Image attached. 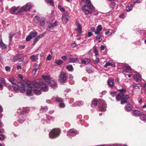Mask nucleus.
<instances>
[{"mask_svg": "<svg viewBox=\"0 0 146 146\" xmlns=\"http://www.w3.org/2000/svg\"><path fill=\"white\" fill-rule=\"evenodd\" d=\"M39 39L38 38L37 36L36 38L34 40L33 43H35L36 42H37Z\"/></svg>", "mask_w": 146, "mask_h": 146, "instance_id": "e2e57ef3", "label": "nucleus"}, {"mask_svg": "<svg viewBox=\"0 0 146 146\" xmlns=\"http://www.w3.org/2000/svg\"><path fill=\"white\" fill-rule=\"evenodd\" d=\"M133 87L137 92H138L140 90V88L141 87L140 84L134 83L132 85Z\"/></svg>", "mask_w": 146, "mask_h": 146, "instance_id": "f3484780", "label": "nucleus"}, {"mask_svg": "<svg viewBox=\"0 0 146 146\" xmlns=\"http://www.w3.org/2000/svg\"><path fill=\"white\" fill-rule=\"evenodd\" d=\"M97 35V36L96 37V40L98 42H100L102 40L101 34H96Z\"/></svg>", "mask_w": 146, "mask_h": 146, "instance_id": "c756f323", "label": "nucleus"}, {"mask_svg": "<svg viewBox=\"0 0 146 146\" xmlns=\"http://www.w3.org/2000/svg\"><path fill=\"white\" fill-rule=\"evenodd\" d=\"M22 115H20V117L19 118V119H18V121L20 123H22L23 122V121H24L23 118L22 119Z\"/></svg>", "mask_w": 146, "mask_h": 146, "instance_id": "a19ab883", "label": "nucleus"}, {"mask_svg": "<svg viewBox=\"0 0 146 146\" xmlns=\"http://www.w3.org/2000/svg\"><path fill=\"white\" fill-rule=\"evenodd\" d=\"M83 1L86 3L91 4L90 0H83Z\"/></svg>", "mask_w": 146, "mask_h": 146, "instance_id": "6e6d98bb", "label": "nucleus"}, {"mask_svg": "<svg viewBox=\"0 0 146 146\" xmlns=\"http://www.w3.org/2000/svg\"><path fill=\"white\" fill-rule=\"evenodd\" d=\"M124 96V93H119L116 97V99L117 100L119 101L121 100Z\"/></svg>", "mask_w": 146, "mask_h": 146, "instance_id": "aec40b11", "label": "nucleus"}, {"mask_svg": "<svg viewBox=\"0 0 146 146\" xmlns=\"http://www.w3.org/2000/svg\"><path fill=\"white\" fill-rule=\"evenodd\" d=\"M5 135H0V140L3 141L5 139Z\"/></svg>", "mask_w": 146, "mask_h": 146, "instance_id": "49530a36", "label": "nucleus"}, {"mask_svg": "<svg viewBox=\"0 0 146 146\" xmlns=\"http://www.w3.org/2000/svg\"><path fill=\"white\" fill-rule=\"evenodd\" d=\"M1 80L2 83L4 84L6 86H8L7 84L5 82V80L4 79H2Z\"/></svg>", "mask_w": 146, "mask_h": 146, "instance_id": "052dcab7", "label": "nucleus"}, {"mask_svg": "<svg viewBox=\"0 0 146 146\" xmlns=\"http://www.w3.org/2000/svg\"><path fill=\"white\" fill-rule=\"evenodd\" d=\"M23 57V55L22 54H19L14 58V60H18L21 59Z\"/></svg>", "mask_w": 146, "mask_h": 146, "instance_id": "f704fd0d", "label": "nucleus"}, {"mask_svg": "<svg viewBox=\"0 0 146 146\" xmlns=\"http://www.w3.org/2000/svg\"><path fill=\"white\" fill-rule=\"evenodd\" d=\"M47 107L46 106H45L42 107L40 109V110H43V111H46L47 110Z\"/></svg>", "mask_w": 146, "mask_h": 146, "instance_id": "09e8293b", "label": "nucleus"}, {"mask_svg": "<svg viewBox=\"0 0 146 146\" xmlns=\"http://www.w3.org/2000/svg\"><path fill=\"white\" fill-rule=\"evenodd\" d=\"M112 63L109 62H107L106 64L104 66V68H106L108 66H112Z\"/></svg>", "mask_w": 146, "mask_h": 146, "instance_id": "58836bf2", "label": "nucleus"}, {"mask_svg": "<svg viewBox=\"0 0 146 146\" xmlns=\"http://www.w3.org/2000/svg\"><path fill=\"white\" fill-rule=\"evenodd\" d=\"M60 11L62 12H63V13H66V12L65 10L62 7V8H61V9H60Z\"/></svg>", "mask_w": 146, "mask_h": 146, "instance_id": "774afa93", "label": "nucleus"}, {"mask_svg": "<svg viewBox=\"0 0 146 146\" xmlns=\"http://www.w3.org/2000/svg\"><path fill=\"white\" fill-rule=\"evenodd\" d=\"M128 73L129 72L131 74H128V77L130 78L131 77L132 75L135 73V72L133 69H132L129 65H128Z\"/></svg>", "mask_w": 146, "mask_h": 146, "instance_id": "5701e85b", "label": "nucleus"}, {"mask_svg": "<svg viewBox=\"0 0 146 146\" xmlns=\"http://www.w3.org/2000/svg\"><path fill=\"white\" fill-rule=\"evenodd\" d=\"M66 68L70 71H72L73 70V68L72 65H68L66 66Z\"/></svg>", "mask_w": 146, "mask_h": 146, "instance_id": "72a5a7b5", "label": "nucleus"}, {"mask_svg": "<svg viewBox=\"0 0 146 146\" xmlns=\"http://www.w3.org/2000/svg\"><path fill=\"white\" fill-rule=\"evenodd\" d=\"M46 2L48 4L50 5L51 6H52L53 5V3L52 0H46Z\"/></svg>", "mask_w": 146, "mask_h": 146, "instance_id": "e433bc0d", "label": "nucleus"}, {"mask_svg": "<svg viewBox=\"0 0 146 146\" xmlns=\"http://www.w3.org/2000/svg\"><path fill=\"white\" fill-rule=\"evenodd\" d=\"M37 70V68L34 69L32 71V74L34 75H35Z\"/></svg>", "mask_w": 146, "mask_h": 146, "instance_id": "338daca9", "label": "nucleus"}, {"mask_svg": "<svg viewBox=\"0 0 146 146\" xmlns=\"http://www.w3.org/2000/svg\"><path fill=\"white\" fill-rule=\"evenodd\" d=\"M14 35V33L13 32H11L9 34V40L10 41H11V38Z\"/></svg>", "mask_w": 146, "mask_h": 146, "instance_id": "ea45409f", "label": "nucleus"}, {"mask_svg": "<svg viewBox=\"0 0 146 146\" xmlns=\"http://www.w3.org/2000/svg\"><path fill=\"white\" fill-rule=\"evenodd\" d=\"M125 17V15L123 13L121 14L119 16V17L121 18L124 19Z\"/></svg>", "mask_w": 146, "mask_h": 146, "instance_id": "864d4df0", "label": "nucleus"}, {"mask_svg": "<svg viewBox=\"0 0 146 146\" xmlns=\"http://www.w3.org/2000/svg\"><path fill=\"white\" fill-rule=\"evenodd\" d=\"M10 67L8 66H6L5 67V70L7 71H10Z\"/></svg>", "mask_w": 146, "mask_h": 146, "instance_id": "bf43d9fd", "label": "nucleus"}, {"mask_svg": "<svg viewBox=\"0 0 146 146\" xmlns=\"http://www.w3.org/2000/svg\"><path fill=\"white\" fill-rule=\"evenodd\" d=\"M90 62V60L88 58H86L81 60L82 63L85 64H88Z\"/></svg>", "mask_w": 146, "mask_h": 146, "instance_id": "a878e982", "label": "nucleus"}, {"mask_svg": "<svg viewBox=\"0 0 146 146\" xmlns=\"http://www.w3.org/2000/svg\"><path fill=\"white\" fill-rule=\"evenodd\" d=\"M37 34L38 33L36 31L35 32H31L29 34L32 38H34L37 35Z\"/></svg>", "mask_w": 146, "mask_h": 146, "instance_id": "7c9ffc66", "label": "nucleus"}, {"mask_svg": "<svg viewBox=\"0 0 146 146\" xmlns=\"http://www.w3.org/2000/svg\"><path fill=\"white\" fill-rule=\"evenodd\" d=\"M42 77V78L45 81L48 83L49 86L52 88H55L57 87V84L56 82L54 80H50L49 76H43Z\"/></svg>", "mask_w": 146, "mask_h": 146, "instance_id": "7ed1b4c3", "label": "nucleus"}, {"mask_svg": "<svg viewBox=\"0 0 146 146\" xmlns=\"http://www.w3.org/2000/svg\"><path fill=\"white\" fill-rule=\"evenodd\" d=\"M78 59L77 58H69V61L70 62H75L77 61Z\"/></svg>", "mask_w": 146, "mask_h": 146, "instance_id": "2f4dec72", "label": "nucleus"}, {"mask_svg": "<svg viewBox=\"0 0 146 146\" xmlns=\"http://www.w3.org/2000/svg\"><path fill=\"white\" fill-rule=\"evenodd\" d=\"M38 86H33L34 92L37 95H39L41 94V88L39 83L37 82Z\"/></svg>", "mask_w": 146, "mask_h": 146, "instance_id": "423d86ee", "label": "nucleus"}, {"mask_svg": "<svg viewBox=\"0 0 146 146\" xmlns=\"http://www.w3.org/2000/svg\"><path fill=\"white\" fill-rule=\"evenodd\" d=\"M66 79L67 78L66 73L62 72L60 74L59 78L60 81L62 83H64L66 82Z\"/></svg>", "mask_w": 146, "mask_h": 146, "instance_id": "0eeeda50", "label": "nucleus"}, {"mask_svg": "<svg viewBox=\"0 0 146 146\" xmlns=\"http://www.w3.org/2000/svg\"><path fill=\"white\" fill-rule=\"evenodd\" d=\"M121 65L123 66V72L126 76L127 75L126 74L128 72V67L127 66L124 65L123 64H121Z\"/></svg>", "mask_w": 146, "mask_h": 146, "instance_id": "b1692460", "label": "nucleus"}, {"mask_svg": "<svg viewBox=\"0 0 146 146\" xmlns=\"http://www.w3.org/2000/svg\"><path fill=\"white\" fill-rule=\"evenodd\" d=\"M62 62V61L60 59L56 60L55 61V63L58 65H60Z\"/></svg>", "mask_w": 146, "mask_h": 146, "instance_id": "4c0bfd02", "label": "nucleus"}, {"mask_svg": "<svg viewBox=\"0 0 146 146\" xmlns=\"http://www.w3.org/2000/svg\"><path fill=\"white\" fill-rule=\"evenodd\" d=\"M102 27L101 25H99L97 27L95 32V34H102L101 31L102 30Z\"/></svg>", "mask_w": 146, "mask_h": 146, "instance_id": "6ab92c4d", "label": "nucleus"}, {"mask_svg": "<svg viewBox=\"0 0 146 146\" xmlns=\"http://www.w3.org/2000/svg\"><path fill=\"white\" fill-rule=\"evenodd\" d=\"M19 88L21 93H24L25 91V88L24 85L21 83H19L18 84Z\"/></svg>", "mask_w": 146, "mask_h": 146, "instance_id": "ddd939ff", "label": "nucleus"}, {"mask_svg": "<svg viewBox=\"0 0 146 146\" xmlns=\"http://www.w3.org/2000/svg\"><path fill=\"white\" fill-rule=\"evenodd\" d=\"M140 118L141 120L146 123V114H142L140 116Z\"/></svg>", "mask_w": 146, "mask_h": 146, "instance_id": "bb28decb", "label": "nucleus"}, {"mask_svg": "<svg viewBox=\"0 0 146 146\" xmlns=\"http://www.w3.org/2000/svg\"><path fill=\"white\" fill-rule=\"evenodd\" d=\"M116 94V92H112L110 93V94H111V95L112 97H114L115 96Z\"/></svg>", "mask_w": 146, "mask_h": 146, "instance_id": "4d7b16f0", "label": "nucleus"}, {"mask_svg": "<svg viewBox=\"0 0 146 146\" xmlns=\"http://www.w3.org/2000/svg\"><path fill=\"white\" fill-rule=\"evenodd\" d=\"M7 80L11 82L12 84L16 85V81L14 78L13 77H11L7 78Z\"/></svg>", "mask_w": 146, "mask_h": 146, "instance_id": "393cba45", "label": "nucleus"}, {"mask_svg": "<svg viewBox=\"0 0 146 146\" xmlns=\"http://www.w3.org/2000/svg\"><path fill=\"white\" fill-rule=\"evenodd\" d=\"M127 95H125V96L123 98L121 99V104H125L127 102Z\"/></svg>", "mask_w": 146, "mask_h": 146, "instance_id": "cd10ccee", "label": "nucleus"}, {"mask_svg": "<svg viewBox=\"0 0 146 146\" xmlns=\"http://www.w3.org/2000/svg\"><path fill=\"white\" fill-rule=\"evenodd\" d=\"M94 9L93 5L91 4L85 5L82 7V9L86 15L91 14Z\"/></svg>", "mask_w": 146, "mask_h": 146, "instance_id": "f03ea898", "label": "nucleus"}, {"mask_svg": "<svg viewBox=\"0 0 146 146\" xmlns=\"http://www.w3.org/2000/svg\"><path fill=\"white\" fill-rule=\"evenodd\" d=\"M94 62L95 64H97L100 62L99 59L98 58H96V60L94 61Z\"/></svg>", "mask_w": 146, "mask_h": 146, "instance_id": "0e129e2a", "label": "nucleus"}, {"mask_svg": "<svg viewBox=\"0 0 146 146\" xmlns=\"http://www.w3.org/2000/svg\"><path fill=\"white\" fill-rule=\"evenodd\" d=\"M60 130L58 128L53 129L50 132L49 136L51 139H54L58 136L60 134Z\"/></svg>", "mask_w": 146, "mask_h": 146, "instance_id": "20e7f679", "label": "nucleus"}, {"mask_svg": "<svg viewBox=\"0 0 146 146\" xmlns=\"http://www.w3.org/2000/svg\"><path fill=\"white\" fill-rule=\"evenodd\" d=\"M58 21H56L54 23L49 24L48 25L47 30L48 31H50L51 29H53L54 27L57 26Z\"/></svg>", "mask_w": 146, "mask_h": 146, "instance_id": "9b49d317", "label": "nucleus"}, {"mask_svg": "<svg viewBox=\"0 0 146 146\" xmlns=\"http://www.w3.org/2000/svg\"><path fill=\"white\" fill-rule=\"evenodd\" d=\"M97 100H94L92 103V105L96 106L97 105Z\"/></svg>", "mask_w": 146, "mask_h": 146, "instance_id": "c03bdc74", "label": "nucleus"}, {"mask_svg": "<svg viewBox=\"0 0 146 146\" xmlns=\"http://www.w3.org/2000/svg\"><path fill=\"white\" fill-rule=\"evenodd\" d=\"M59 106L61 108H64L65 106V105L64 103H60L59 104Z\"/></svg>", "mask_w": 146, "mask_h": 146, "instance_id": "13d9d810", "label": "nucleus"}, {"mask_svg": "<svg viewBox=\"0 0 146 146\" xmlns=\"http://www.w3.org/2000/svg\"><path fill=\"white\" fill-rule=\"evenodd\" d=\"M69 17L67 15V13H64L62 17V21L64 24H66L69 20Z\"/></svg>", "mask_w": 146, "mask_h": 146, "instance_id": "1a4fd4ad", "label": "nucleus"}, {"mask_svg": "<svg viewBox=\"0 0 146 146\" xmlns=\"http://www.w3.org/2000/svg\"><path fill=\"white\" fill-rule=\"evenodd\" d=\"M32 7V5L31 3H27L25 6L21 7L18 11L16 12L15 14L17 15H18L21 13V12L24 11H28Z\"/></svg>", "mask_w": 146, "mask_h": 146, "instance_id": "39448f33", "label": "nucleus"}, {"mask_svg": "<svg viewBox=\"0 0 146 146\" xmlns=\"http://www.w3.org/2000/svg\"><path fill=\"white\" fill-rule=\"evenodd\" d=\"M52 58V56L50 55H48V56H47L46 58V60H50Z\"/></svg>", "mask_w": 146, "mask_h": 146, "instance_id": "5fc2aeb1", "label": "nucleus"}, {"mask_svg": "<svg viewBox=\"0 0 146 146\" xmlns=\"http://www.w3.org/2000/svg\"><path fill=\"white\" fill-rule=\"evenodd\" d=\"M78 134L77 132L75 129H72L69 130V133H68L69 135L74 136L76 134Z\"/></svg>", "mask_w": 146, "mask_h": 146, "instance_id": "2eb2a0df", "label": "nucleus"}, {"mask_svg": "<svg viewBox=\"0 0 146 146\" xmlns=\"http://www.w3.org/2000/svg\"><path fill=\"white\" fill-rule=\"evenodd\" d=\"M56 100L59 102H61L62 101V99L60 98L57 97L56 98Z\"/></svg>", "mask_w": 146, "mask_h": 146, "instance_id": "3c124183", "label": "nucleus"}, {"mask_svg": "<svg viewBox=\"0 0 146 146\" xmlns=\"http://www.w3.org/2000/svg\"><path fill=\"white\" fill-rule=\"evenodd\" d=\"M45 18L43 17L40 21V25L42 26H44L45 25Z\"/></svg>", "mask_w": 146, "mask_h": 146, "instance_id": "473e14b6", "label": "nucleus"}, {"mask_svg": "<svg viewBox=\"0 0 146 146\" xmlns=\"http://www.w3.org/2000/svg\"><path fill=\"white\" fill-rule=\"evenodd\" d=\"M115 3L113 2L111 3L110 4V7L112 8H114L115 6Z\"/></svg>", "mask_w": 146, "mask_h": 146, "instance_id": "603ef678", "label": "nucleus"}, {"mask_svg": "<svg viewBox=\"0 0 146 146\" xmlns=\"http://www.w3.org/2000/svg\"><path fill=\"white\" fill-rule=\"evenodd\" d=\"M38 56L37 55L36 56L33 55L31 56V59L33 61H35L36 60V58Z\"/></svg>", "mask_w": 146, "mask_h": 146, "instance_id": "79ce46f5", "label": "nucleus"}, {"mask_svg": "<svg viewBox=\"0 0 146 146\" xmlns=\"http://www.w3.org/2000/svg\"><path fill=\"white\" fill-rule=\"evenodd\" d=\"M39 18L38 16H35L34 18V22L36 23H37L39 21Z\"/></svg>", "mask_w": 146, "mask_h": 146, "instance_id": "c9c22d12", "label": "nucleus"}, {"mask_svg": "<svg viewBox=\"0 0 146 146\" xmlns=\"http://www.w3.org/2000/svg\"><path fill=\"white\" fill-rule=\"evenodd\" d=\"M40 84L41 88L44 92H47L48 91V87L46 84L44 83H43L40 81Z\"/></svg>", "mask_w": 146, "mask_h": 146, "instance_id": "9d476101", "label": "nucleus"}, {"mask_svg": "<svg viewBox=\"0 0 146 146\" xmlns=\"http://www.w3.org/2000/svg\"><path fill=\"white\" fill-rule=\"evenodd\" d=\"M0 46L3 49H5L7 48L6 45L3 42L1 35H0Z\"/></svg>", "mask_w": 146, "mask_h": 146, "instance_id": "4be33fe9", "label": "nucleus"}, {"mask_svg": "<svg viewBox=\"0 0 146 146\" xmlns=\"http://www.w3.org/2000/svg\"><path fill=\"white\" fill-rule=\"evenodd\" d=\"M27 87L26 93L28 96H31L32 95L33 88V86L38 85L37 82H31L29 81H27L26 83Z\"/></svg>", "mask_w": 146, "mask_h": 146, "instance_id": "f257e3e1", "label": "nucleus"}, {"mask_svg": "<svg viewBox=\"0 0 146 146\" xmlns=\"http://www.w3.org/2000/svg\"><path fill=\"white\" fill-rule=\"evenodd\" d=\"M32 38L30 35H29L26 38V40L27 41H30Z\"/></svg>", "mask_w": 146, "mask_h": 146, "instance_id": "a18cd8bd", "label": "nucleus"}, {"mask_svg": "<svg viewBox=\"0 0 146 146\" xmlns=\"http://www.w3.org/2000/svg\"><path fill=\"white\" fill-rule=\"evenodd\" d=\"M77 44H76L75 42H74L73 43H72L71 44V46L72 47L74 48L76 46Z\"/></svg>", "mask_w": 146, "mask_h": 146, "instance_id": "69168bd1", "label": "nucleus"}, {"mask_svg": "<svg viewBox=\"0 0 146 146\" xmlns=\"http://www.w3.org/2000/svg\"><path fill=\"white\" fill-rule=\"evenodd\" d=\"M19 7V6L17 7L15 6L12 7L10 9V13L11 14H14L17 11H18L20 9Z\"/></svg>", "mask_w": 146, "mask_h": 146, "instance_id": "a211bd4d", "label": "nucleus"}, {"mask_svg": "<svg viewBox=\"0 0 146 146\" xmlns=\"http://www.w3.org/2000/svg\"><path fill=\"white\" fill-rule=\"evenodd\" d=\"M133 3L130 5V7H128V12L130 11L133 10V7L134 4L135 3H140L141 1L139 0H135L133 2Z\"/></svg>", "mask_w": 146, "mask_h": 146, "instance_id": "4468645a", "label": "nucleus"}, {"mask_svg": "<svg viewBox=\"0 0 146 146\" xmlns=\"http://www.w3.org/2000/svg\"><path fill=\"white\" fill-rule=\"evenodd\" d=\"M99 102L100 105L99 110L101 111H104L106 110V104L102 100H100Z\"/></svg>", "mask_w": 146, "mask_h": 146, "instance_id": "6e6552de", "label": "nucleus"}, {"mask_svg": "<svg viewBox=\"0 0 146 146\" xmlns=\"http://www.w3.org/2000/svg\"><path fill=\"white\" fill-rule=\"evenodd\" d=\"M120 92V93H122L125 92L126 90L124 89H121L118 90Z\"/></svg>", "mask_w": 146, "mask_h": 146, "instance_id": "8fccbe9b", "label": "nucleus"}, {"mask_svg": "<svg viewBox=\"0 0 146 146\" xmlns=\"http://www.w3.org/2000/svg\"><path fill=\"white\" fill-rule=\"evenodd\" d=\"M128 111L130 110L132 108L133 106L130 104L128 103Z\"/></svg>", "mask_w": 146, "mask_h": 146, "instance_id": "680f3d73", "label": "nucleus"}, {"mask_svg": "<svg viewBox=\"0 0 146 146\" xmlns=\"http://www.w3.org/2000/svg\"><path fill=\"white\" fill-rule=\"evenodd\" d=\"M45 34L46 33H44L43 34L40 35L39 36H37L38 38L39 39H40L43 37L45 35Z\"/></svg>", "mask_w": 146, "mask_h": 146, "instance_id": "de8ad7c7", "label": "nucleus"}, {"mask_svg": "<svg viewBox=\"0 0 146 146\" xmlns=\"http://www.w3.org/2000/svg\"><path fill=\"white\" fill-rule=\"evenodd\" d=\"M107 83L109 87L110 88H112L114 86V81L111 79H109Z\"/></svg>", "mask_w": 146, "mask_h": 146, "instance_id": "412c9836", "label": "nucleus"}, {"mask_svg": "<svg viewBox=\"0 0 146 146\" xmlns=\"http://www.w3.org/2000/svg\"><path fill=\"white\" fill-rule=\"evenodd\" d=\"M134 79L137 82H139L141 81L142 80L141 76L140 74L137 73L134 75Z\"/></svg>", "mask_w": 146, "mask_h": 146, "instance_id": "f8f14e48", "label": "nucleus"}, {"mask_svg": "<svg viewBox=\"0 0 146 146\" xmlns=\"http://www.w3.org/2000/svg\"><path fill=\"white\" fill-rule=\"evenodd\" d=\"M76 25L78 27L77 31L80 33L82 32V27L80 24L77 22H76Z\"/></svg>", "mask_w": 146, "mask_h": 146, "instance_id": "c85d7f7f", "label": "nucleus"}, {"mask_svg": "<svg viewBox=\"0 0 146 146\" xmlns=\"http://www.w3.org/2000/svg\"><path fill=\"white\" fill-rule=\"evenodd\" d=\"M94 52L95 54V56L96 57H97L99 55L98 51L96 48H94Z\"/></svg>", "mask_w": 146, "mask_h": 146, "instance_id": "37998d69", "label": "nucleus"}, {"mask_svg": "<svg viewBox=\"0 0 146 146\" xmlns=\"http://www.w3.org/2000/svg\"><path fill=\"white\" fill-rule=\"evenodd\" d=\"M131 113L133 116L137 117L139 116L141 114V112L139 110H134L132 111Z\"/></svg>", "mask_w": 146, "mask_h": 146, "instance_id": "dca6fc26", "label": "nucleus"}]
</instances>
